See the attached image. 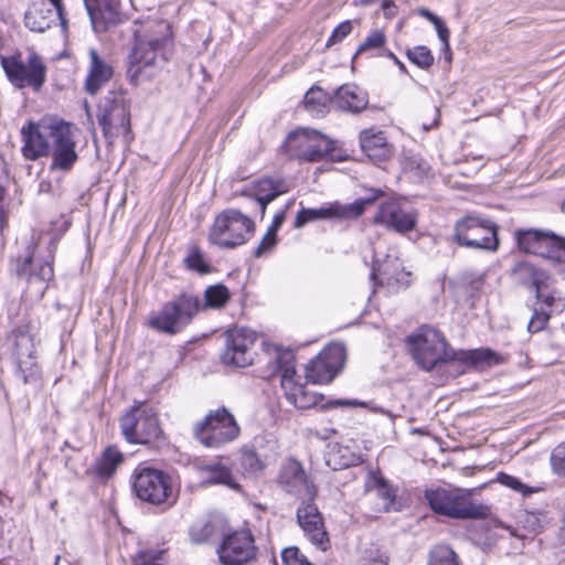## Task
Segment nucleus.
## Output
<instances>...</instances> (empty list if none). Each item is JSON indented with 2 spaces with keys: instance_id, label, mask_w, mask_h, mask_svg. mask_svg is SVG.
<instances>
[{
  "instance_id": "9b49d317",
  "label": "nucleus",
  "mask_w": 565,
  "mask_h": 565,
  "mask_svg": "<svg viewBox=\"0 0 565 565\" xmlns=\"http://www.w3.org/2000/svg\"><path fill=\"white\" fill-rule=\"evenodd\" d=\"M497 225L477 215H467L456 222L454 241L468 248L495 250L499 246Z\"/></svg>"
},
{
  "instance_id": "72a5a7b5",
  "label": "nucleus",
  "mask_w": 565,
  "mask_h": 565,
  "mask_svg": "<svg viewBox=\"0 0 565 565\" xmlns=\"http://www.w3.org/2000/svg\"><path fill=\"white\" fill-rule=\"evenodd\" d=\"M122 460L121 451L115 446H108L96 460L92 473L99 480H108L114 476Z\"/></svg>"
},
{
  "instance_id": "393cba45",
  "label": "nucleus",
  "mask_w": 565,
  "mask_h": 565,
  "mask_svg": "<svg viewBox=\"0 0 565 565\" xmlns=\"http://www.w3.org/2000/svg\"><path fill=\"white\" fill-rule=\"evenodd\" d=\"M52 264L53 255L44 263L38 264L36 270H33L32 256H28L21 263H18L15 271L19 277L26 279L30 285L39 284L38 291L40 297H43L47 289V282L54 277Z\"/></svg>"
},
{
  "instance_id": "052dcab7",
  "label": "nucleus",
  "mask_w": 565,
  "mask_h": 565,
  "mask_svg": "<svg viewBox=\"0 0 565 565\" xmlns=\"http://www.w3.org/2000/svg\"><path fill=\"white\" fill-rule=\"evenodd\" d=\"M382 9L386 18L391 19L396 15L397 7L393 0H383Z\"/></svg>"
},
{
  "instance_id": "4c0bfd02",
  "label": "nucleus",
  "mask_w": 565,
  "mask_h": 565,
  "mask_svg": "<svg viewBox=\"0 0 565 565\" xmlns=\"http://www.w3.org/2000/svg\"><path fill=\"white\" fill-rule=\"evenodd\" d=\"M360 456L351 454L348 447H338L337 451L329 454L327 463L332 466V469H343L359 463Z\"/></svg>"
},
{
  "instance_id": "423d86ee",
  "label": "nucleus",
  "mask_w": 565,
  "mask_h": 565,
  "mask_svg": "<svg viewBox=\"0 0 565 565\" xmlns=\"http://www.w3.org/2000/svg\"><path fill=\"white\" fill-rule=\"evenodd\" d=\"M193 437L205 448L218 449L234 441L241 434L234 415L224 406L210 411L192 427Z\"/></svg>"
},
{
  "instance_id": "680f3d73",
  "label": "nucleus",
  "mask_w": 565,
  "mask_h": 565,
  "mask_svg": "<svg viewBox=\"0 0 565 565\" xmlns=\"http://www.w3.org/2000/svg\"><path fill=\"white\" fill-rule=\"evenodd\" d=\"M284 221H285V211L280 212V213H277L274 216L273 223L268 227V231H273V233L277 234V231L279 230V227L281 226Z\"/></svg>"
},
{
  "instance_id": "6e6552de",
  "label": "nucleus",
  "mask_w": 565,
  "mask_h": 565,
  "mask_svg": "<svg viewBox=\"0 0 565 565\" xmlns=\"http://www.w3.org/2000/svg\"><path fill=\"white\" fill-rule=\"evenodd\" d=\"M254 230L252 218L238 210L227 209L216 215L209 239L220 247L234 248L244 244L253 235Z\"/></svg>"
},
{
  "instance_id": "864d4df0",
  "label": "nucleus",
  "mask_w": 565,
  "mask_h": 565,
  "mask_svg": "<svg viewBox=\"0 0 565 565\" xmlns=\"http://www.w3.org/2000/svg\"><path fill=\"white\" fill-rule=\"evenodd\" d=\"M276 234L273 233V231H268L265 233L262 242L259 243V245L257 246V248L255 249V256L256 257H260L263 254H265L266 252L270 250L275 245H276Z\"/></svg>"
},
{
  "instance_id": "3c124183",
  "label": "nucleus",
  "mask_w": 565,
  "mask_h": 565,
  "mask_svg": "<svg viewBox=\"0 0 565 565\" xmlns=\"http://www.w3.org/2000/svg\"><path fill=\"white\" fill-rule=\"evenodd\" d=\"M353 30L352 22L350 20L341 22L331 33L330 38L327 41L326 46L330 47L337 43H340L343 39H345Z\"/></svg>"
},
{
  "instance_id": "de8ad7c7",
  "label": "nucleus",
  "mask_w": 565,
  "mask_h": 565,
  "mask_svg": "<svg viewBox=\"0 0 565 565\" xmlns=\"http://www.w3.org/2000/svg\"><path fill=\"white\" fill-rule=\"evenodd\" d=\"M213 533V527L205 521H198L190 527V535L195 543H203L207 541Z\"/></svg>"
},
{
  "instance_id": "f704fd0d",
  "label": "nucleus",
  "mask_w": 565,
  "mask_h": 565,
  "mask_svg": "<svg viewBox=\"0 0 565 565\" xmlns=\"http://www.w3.org/2000/svg\"><path fill=\"white\" fill-rule=\"evenodd\" d=\"M330 97L320 87H311L305 95L303 104L308 113L316 117H322L328 113Z\"/></svg>"
},
{
  "instance_id": "c85d7f7f",
  "label": "nucleus",
  "mask_w": 565,
  "mask_h": 565,
  "mask_svg": "<svg viewBox=\"0 0 565 565\" xmlns=\"http://www.w3.org/2000/svg\"><path fill=\"white\" fill-rule=\"evenodd\" d=\"M360 146L363 152L374 161H384L391 156V147L381 130L371 128L361 131Z\"/></svg>"
},
{
  "instance_id": "aec40b11",
  "label": "nucleus",
  "mask_w": 565,
  "mask_h": 565,
  "mask_svg": "<svg viewBox=\"0 0 565 565\" xmlns=\"http://www.w3.org/2000/svg\"><path fill=\"white\" fill-rule=\"evenodd\" d=\"M345 350L335 343L326 347L316 359L306 366V379L313 384L330 383L344 364Z\"/></svg>"
},
{
  "instance_id": "5fc2aeb1",
  "label": "nucleus",
  "mask_w": 565,
  "mask_h": 565,
  "mask_svg": "<svg viewBox=\"0 0 565 565\" xmlns=\"http://www.w3.org/2000/svg\"><path fill=\"white\" fill-rule=\"evenodd\" d=\"M49 6L57 12L58 21L63 30H66L67 20H66V13L65 8L62 0H47Z\"/></svg>"
},
{
  "instance_id": "a19ab883",
  "label": "nucleus",
  "mask_w": 565,
  "mask_h": 565,
  "mask_svg": "<svg viewBox=\"0 0 565 565\" xmlns=\"http://www.w3.org/2000/svg\"><path fill=\"white\" fill-rule=\"evenodd\" d=\"M465 360L471 364H497L499 358L490 349H477L465 353Z\"/></svg>"
},
{
  "instance_id": "2f4dec72",
  "label": "nucleus",
  "mask_w": 565,
  "mask_h": 565,
  "mask_svg": "<svg viewBox=\"0 0 565 565\" xmlns=\"http://www.w3.org/2000/svg\"><path fill=\"white\" fill-rule=\"evenodd\" d=\"M196 468L205 484H223L233 490L239 489V484L235 481L231 469L221 461L201 463Z\"/></svg>"
},
{
  "instance_id": "f8f14e48",
  "label": "nucleus",
  "mask_w": 565,
  "mask_h": 565,
  "mask_svg": "<svg viewBox=\"0 0 565 565\" xmlns=\"http://www.w3.org/2000/svg\"><path fill=\"white\" fill-rule=\"evenodd\" d=\"M0 61L8 79L18 88L31 87L38 92L45 83L46 67L35 53H31L26 61L20 54L0 56Z\"/></svg>"
},
{
  "instance_id": "79ce46f5",
  "label": "nucleus",
  "mask_w": 565,
  "mask_h": 565,
  "mask_svg": "<svg viewBox=\"0 0 565 565\" xmlns=\"http://www.w3.org/2000/svg\"><path fill=\"white\" fill-rule=\"evenodd\" d=\"M550 465L554 475L565 478V440L556 445L551 451Z\"/></svg>"
},
{
  "instance_id": "5701e85b",
  "label": "nucleus",
  "mask_w": 565,
  "mask_h": 565,
  "mask_svg": "<svg viewBox=\"0 0 565 565\" xmlns=\"http://www.w3.org/2000/svg\"><path fill=\"white\" fill-rule=\"evenodd\" d=\"M297 521L309 541L322 551L329 546V535L315 501L302 500L297 509Z\"/></svg>"
},
{
  "instance_id": "13d9d810",
  "label": "nucleus",
  "mask_w": 565,
  "mask_h": 565,
  "mask_svg": "<svg viewBox=\"0 0 565 565\" xmlns=\"http://www.w3.org/2000/svg\"><path fill=\"white\" fill-rule=\"evenodd\" d=\"M388 557L385 553L376 551L374 556L365 559L364 565H387Z\"/></svg>"
},
{
  "instance_id": "c9c22d12",
  "label": "nucleus",
  "mask_w": 565,
  "mask_h": 565,
  "mask_svg": "<svg viewBox=\"0 0 565 565\" xmlns=\"http://www.w3.org/2000/svg\"><path fill=\"white\" fill-rule=\"evenodd\" d=\"M231 292L222 284L209 286L204 291V303H201V309H221L230 300Z\"/></svg>"
},
{
  "instance_id": "6e6d98bb",
  "label": "nucleus",
  "mask_w": 565,
  "mask_h": 565,
  "mask_svg": "<svg viewBox=\"0 0 565 565\" xmlns=\"http://www.w3.org/2000/svg\"><path fill=\"white\" fill-rule=\"evenodd\" d=\"M434 26L437 31L439 40L443 42L446 50H449V38H450V31L446 26V24L441 21V19H438V22L434 23Z\"/></svg>"
},
{
  "instance_id": "4be33fe9",
  "label": "nucleus",
  "mask_w": 565,
  "mask_h": 565,
  "mask_svg": "<svg viewBox=\"0 0 565 565\" xmlns=\"http://www.w3.org/2000/svg\"><path fill=\"white\" fill-rule=\"evenodd\" d=\"M84 3L95 32H105L128 19L120 0H84Z\"/></svg>"
},
{
  "instance_id": "09e8293b",
  "label": "nucleus",
  "mask_w": 565,
  "mask_h": 565,
  "mask_svg": "<svg viewBox=\"0 0 565 565\" xmlns=\"http://www.w3.org/2000/svg\"><path fill=\"white\" fill-rule=\"evenodd\" d=\"M188 268L196 270L201 274L209 273V266L205 264L203 255L198 247H193L185 257Z\"/></svg>"
},
{
  "instance_id": "49530a36",
  "label": "nucleus",
  "mask_w": 565,
  "mask_h": 565,
  "mask_svg": "<svg viewBox=\"0 0 565 565\" xmlns=\"http://www.w3.org/2000/svg\"><path fill=\"white\" fill-rule=\"evenodd\" d=\"M241 463L249 473H258L265 469V463L254 450H244Z\"/></svg>"
},
{
  "instance_id": "f257e3e1",
  "label": "nucleus",
  "mask_w": 565,
  "mask_h": 565,
  "mask_svg": "<svg viewBox=\"0 0 565 565\" xmlns=\"http://www.w3.org/2000/svg\"><path fill=\"white\" fill-rule=\"evenodd\" d=\"M170 43L168 34H135L127 68V75L132 84L139 85L157 74L167 61L166 52Z\"/></svg>"
},
{
  "instance_id": "e2e57ef3",
  "label": "nucleus",
  "mask_w": 565,
  "mask_h": 565,
  "mask_svg": "<svg viewBox=\"0 0 565 565\" xmlns=\"http://www.w3.org/2000/svg\"><path fill=\"white\" fill-rule=\"evenodd\" d=\"M419 15L427 19L430 23L438 22L439 17L430 12L428 9L422 8L418 10Z\"/></svg>"
},
{
  "instance_id": "58836bf2",
  "label": "nucleus",
  "mask_w": 565,
  "mask_h": 565,
  "mask_svg": "<svg viewBox=\"0 0 565 565\" xmlns=\"http://www.w3.org/2000/svg\"><path fill=\"white\" fill-rule=\"evenodd\" d=\"M548 286L537 287L535 290L536 299L546 307L545 310L562 311L565 308V299L561 297V294L557 290H551L545 294V289Z\"/></svg>"
},
{
  "instance_id": "9d476101",
  "label": "nucleus",
  "mask_w": 565,
  "mask_h": 565,
  "mask_svg": "<svg viewBox=\"0 0 565 565\" xmlns=\"http://www.w3.org/2000/svg\"><path fill=\"white\" fill-rule=\"evenodd\" d=\"M97 120L108 139L129 130L130 102L124 89H110L106 94L98 105Z\"/></svg>"
},
{
  "instance_id": "c756f323",
  "label": "nucleus",
  "mask_w": 565,
  "mask_h": 565,
  "mask_svg": "<svg viewBox=\"0 0 565 565\" xmlns=\"http://www.w3.org/2000/svg\"><path fill=\"white\" fill-rule=\"evenodd\" d=\"M287 191L288 186L282 179L263 178L256 181L254 203L258 207L260 216L265 215L268 203Z\"/></svg>"
},
{
  "instance_id": "a878e982",
  "label": "nucleus",
  "mask_w": 565,
  "mask_h": 565,
  "mask_svg": "<svg viewBox=\"0 0 565 565\" xmlns=\"http://www.w3.org/2000/svg\"><path fill=\"white\" fill-rule=\"evenodd\" d=\"M89 67L85 79V90L96 95L113 77L114 70L95 49H89Z\"/></svg>"
},
{
  "instance_id": "37998d69",
  "label": "nucleus",
  "mask_w": 565,
  "mask_h": 565,
  "mask_svg": "<svg viewBox=\"0 0 565 565\" xmlns=\"http://www.w3.org/2000/svg\"><path fill=\"white\" fill-rule=\"evenodd\" d=\"M366 487L369 490H375L377 495L385 500L386 504L395 499L393 489L381 477L372 475Z\"/></svg>"
},
{
  "instance_id": "4468645a",
  "label": "nucleus",
  "mask_w": 565,
  "mask_h": 565,
  "mask_svg": "<svg viewBox=\"0 0 565 565\" xmlns=\"http://www.w3.org/2000/svg\"><path fill=\"white\" fill-rule=\"evenodd\" d=\"M58 121L55 119L29 121L21 128V152L24 159L35 161L50 156L51 145L58 129Z\"/></svg>"
},
{
  "instance_id": "ea45409f",
  "label": "nucleus",
  "mask_w": 565,
  "mask_h": 565,
  "mask_svg": "<svg viewBox=\"0 0 565 565\" xmlns=\"http://www.w3.org/2000/svg\"><path fill=\"white\" fill-rule=\"evenodd\" d=\"M406 55L408 60L420 68H428L434 64V55L431 51L425 45H417L407 50Z\"/></svg>"
},
{
  "instance_id": "69168bd1",
  "label": "nucleus",
  "mask_w": 565,
  "mask_h": 565,
  "mask_svg": "<svg viewBox=\"0 0 565 565\" xmlns=\"http://www.w3.org/2000/svg\"><path fill=\"white\" fill-rule=\"evenodd\" d=\"M386 56H387V57H390L391 60H393V61H394V63L398 66V68H399L403 73H406V72H407V71H406V66L404 65V63H403V62H401V61L398 60V57H397L393 52L387 51Z\"/></svg>"
},
{
  "instance_id": "0eeeda50",
  "label": "nucleus",
  "mask_w": 565,
  "mask_h": 565,
  "mask_svg": "<svg viewBox=\"0 0 565 565\" xmlns=\"http://www.w3.org/2000/svg\"><path fill=\"white\" fill-rule=\"evenodd\" d=\"M407 343L413 359L426 371L455 356L443 333L429 326H422L415 333L408 335Z\"/></svg>"
},
{
  "instance_id": "dca6fc26",
  "label": "nucleus",
  "mask_w": 565,
  "mask_h": 565,
  "mask_svg": "<svg viewBox=\"0 0 565 565\" xmlns=\"http://www.w3.org/2000/svg\"><path fill=\"white\" fill-rule=\"evenodd\" d=\"M381 195V191L376 190L371 198L359 199L349 204L333 202L319 209H301L296 216L295 227L300 228L309 222L326 218L355 220L360 217L366 206L373 204Z\"/></svg>"
},
{
  "instance_id": "1a4fd4ad",
  "label": "nucleus",
  "mask_w": 565,
  "mask_h": 565,
  "mask_svg": "<svg viewBox=\"0 0 565 565\" xmlns=\"http://www.w3.org/2000/svg\"><path fill=\"white\" fill-rule=\"evenodd\" d=\"M120 429L130 444L148 445L163 437L157 414L142 403L134 405L120 418Z\"/></svg>"
},
{
  "instance_id": "bb28decb",
  "label": "nucleus",
  "mask_w": 565,
  "mask_h": 565,
  "mask_svg": "<svg viewBox=\"0 0 565 565\" xmlns=\"http://www.w3.org/2000/svg\"><path fill=\"white\" fill-rule=\"evenodd\" d=\"M56 20L57 12L45 0L33 2L24 14V24L33 32H45Z\"/></svg>"
},
{
  "instance_id": "6ab92c4d",
  "label": "nucleus",
  "mask_w": 565,
  "mask_h": 565,
  "mask_svg": "<svg viewBox=\"0 0 565 565\" xmlns=\"http://www.w3.org/2000/svg\"><path fill=\"white\" fill-rule=\"evenodd\" d=\"M254 535L249 529L237 530L223 539L217 552L223 565H245L257 555Z\"/></svg>"
},
{
  "instance_id": "bf43d9fd",
  "label": "nucleus",
  "mask_w": 565,
  "mask_h": 565,
  "mask_svg": "<svg viewBox=\"0 0 565 565\" xmlns=\"http://www.w3.org/2000/svg\"><path fill=\"white\" fill-rule=\"evenodd\" d=\"M411 168L412 169H414V168L418 169L419 173L423 174V175H427L428 172L430 171V167H429V164L425 160L416 159V158H414L411 161Z\"/></svg>"
},
{
  "instance_id": "b1692460",
  "label": "nucleus",
  "mask_w": 565,
  "mask_h": 565,
  "mask_svg": "<svg viewBox=\"0 0 565 565\" xmlns=\"http://www.w3.org/2000/svg\"><path fill=\"white\" fill-rule=\"evenodd\" d=\"M374 223L383 225L397 233H407L415 228L417 216L412 211H406L396 201L382 203L374 215Z\"/></svg>"
},
{
  "instance_id": "39448f33",
  "label": "nucleus",
  "mask_w": 565,
  "mask_h": 565,
  "mask_svg": "<svg viewBox=\"0 0 565 565\" xmlns=\"http://www.w3.org/2000/svg\"><path fill=\"white\" fill-rule=\"evenodd\" d=\"M519 249L544 258L558 274L565 275V238L552 231L519 228L514 232Z\"/></svg>"
},
{
  "instance_id": "a211bd4d",
  "label": "nucleus",
  "mask_w": 565,
  "mask_h": 565,
  "mask_svg": "<svg viewBox=\"0 0 565 565\" xmlns=\"http://www.w3.org/2000/svg\"><path fill=\"white\" fill-rule=\"evenodd\" d=\"M288 148L298 158L309 162H317L333 151L334 143L321 132L303 128L288 136Z\"/></svg>"
},
{
  "instance_id": "412c9836",
  "label": "nucleus",
  "mask_w": 565,
  "mask_h": 565,
  "mask_svg": "<svg viewBox=\"0 0 565 565\" xmlns=\"http://www.w3.org/2000/svg\"><path fill=\"white\" fill-rule=\"evenodd\" d=\"M256 341L255 332L245 328L231 329L225 333V349L221 354L226 365L245 367L253 363L250 352Z\"/></svg>"
},
{
  "instance_id": "f03ea898",
  "label": "nucleus",
  "mask_w": 565,
  "mask_h": 565,
  "mask_svg": "<svg viewBox=\"0 0 565 565\" xmlns=\"http://www.w3.org/2000/svg\"><path fill=\"white\" fill-rule=\"evenodd\" d=\"M268 370L266 376L270 377L277 374L281 376V387L285 391L287 399L299 409H308L318 405L321 395L309 391L303 384L294 380L296 374L294 366V356L290 351L280 350L277 347L268 345Z\"/></svg>"
},
{
  "instance_id": "338daca9",
  "label": "nucleus",
  "mask_w": 565,
  "mask_h": 565,
  "mask_svg": "<svg viewBox=\"0 0 565 565\" xmlns=\"http://www.w3.org/2000/svg\"><path fill=\"white\" fill-rule=\"evenodd\" d=\"M536 521H537V519L534 514H527L526 522L535 523Z\"/></svg>"
},
{
  "instance_id": "774afa93",
  "label": "nucleus",
  "mask_w": 565,
  "mask_h": 565,
  "mask_svg": "<svg viewBox=\"0 0 565 565\" xmlns=\"http://www.w3.org/2000/svg\"><path fill=\"white\" fill-rule=\"evenodd\" d=\"M361 4L369 6L373 2V0H359Z\"/></svg>"
},
{
  "instance_id": "ddd939ff",
  "label": "nucleus",
  "mask_w": 565,
  "mask_h": 565,
  "mask_svg": "<svg viewBox=\"0 0 565 565\" xmlns=\"http://www.w3.org/2000/svg\"><path fill=\"white\" fill-rule=\"evenodd\" d=\"M131 486L140 500L151 504L163 503L172 495L170 476L145 465H139L134 470Z\"/></svg>"
},
{
  "instance_id": "0e129e2a",
  "label": "nucleus",
  "mask_w": 565,
  "mask_h": 565,
  "mask_svg": "<svg viewBox=\"0 0 565 565\" xmlns=\"http://www.w3.org/2000/svg\"><path fill=\"white\" fill-rule=\"evenodd\" d=\"M136 565H166L162 563L159 558H148L146 556L141 557L139 562H137Z\"/></svg>"
},
{
  "instance_id": "a18cd8bd",
  "label": "nucleus",
  "mask_w": 565,
  "mask_h": 565,
  "mask_svg": "<svg viewBox=\"0 0 565 565\" xmlns=\"http://www.w3.org/2000/svg\"><path fill=\"white\" fill-rule=\"evenodd\" d=\"M497 480L501 484H503V486H505V487H508V488H510V489H512V490H514V491H516V492H519V493H521L523 495H529V494H532V493L535 492L534 488H531V487L524 484L516 477L510 476V475L504 473V472H499L498 477H497Z\"/></svg>"
},
{
  "instance_id": "7c9ffc66",
  "label": "nucleus",
  "mask_w": 565,
  "mask_h": 565,
  "mask_svg": "<svg viewBox=\"0 0 565 565\" xmlns=\"http://www.w3.org/2000/svg\"><path fill=\"white\" fill-rule=\"evenodd\" d=\"M511 273L515 281L525 287L534 288L535 290L537 287L548 286L551 280L550 275L545 270L524 260L516 263Z\"/></svg>"
},
{
  "instance_id": "c03bdc74",
  "label": "nucleus",
  "mask_w": 565,
  "mask_h": 565,
  "mask_svg": "<svg viewBox=\"0 0 565 565\" xmlns=\"http://www.w3.org/2000/svg\"><path fill=\"white\" fill-rule=\"evenodd\" d=\"M553 310L534 309L533 315L527 323V331L530 333H536L542 331L548 323Z\"/></svg>"
},
{
  "instance_id": "cd10ccee",
  "label": "nucleus",
  "mask_w": 565,
  "mask_h": 565,
  "mask_svg": "<svg viewBox=\"0 0 565 565\" xmlns=\"http://www.w3.org/2000/svg\"><path fill=\"white\" fill-rule=\"evenodd\" d=\"M335 106L344 111L358 114L364 110L369 104L367 94L355 85L345 84L339 87L334 94Z\"/></svg>"
},
{
  "instance_id": "4d7b16f0",
  "label": "nucleus",
  "mask_w": 565,
  "mask_h": 565,
  "mask_svg": "<svg viewBox=\"0 0 565 565\" xmlns=\"http://www.w3.org/2000/svg\"><path fill=\"white\" fill-rule=\"evenodd\" d=\"M11 337L14 338L15 353L22 354V347H28L31 342L30 337L20 331H14Z\"/></svg>"
},
{
  "instance_id": "e433bc0d",
  "label": "nucleus",
  "mask_w": 565,
  "mask_h": 565,
  "mask_svg": "<svg viewBox=\"0 0 565 565\" xmlns=\"http://www.w3.org/2000/svg\"><path fill=\"white\" fill-rule=\"evenodd\" d=\"M427 565H462V563L449 545L437 544L429 552Z\"/></svg>"
},
{
  "instance_id": "603ef678",
  "label": "nucleus",
  "mask_w": 565,
  "mask_h": 565,
  "mask_svg": "<svg viewBox=\"0 0 565 565\" xmlns=\"http://www.w3.org/2000/svg\"><path fill=\"white\" fill-rule=\"evenodd\" d=\"M385 34L380 30H375L364 40L363 43L360 44L356 54H360L369 49L381 47L385 44Z\"/></svg>"
},
{
  "instance_id": "7ed1b4c3",
  "label": "nucleus",
  "mask_w": 565,
  "mask_h": 565,
  "mask_svg": "<svg viewBox=\"0 0 565 565\" xmlns=\"http://www.w3.org/2000/svg\"><path fill=\"white\" fill-rule=\"evenodd\" d=\"M425 499L436 514L450 519L480 520L490 515L488 505L473 502L470 492L462 489H427Z\"/></svg>"
},
{
  "instance_id": "2eb2a0df",
  "label": "nucleus",
  "mask_w": 565,
  "mask_h": 565,
  "mask_svg": "<svg viewBox=\"0 0 565 565\" xmlns=\"http://www.w3.org/2000/svg\"><path fill=\"white\" fill-rule=\"evenodd\" d=\"M277 486L287 494L301 500L315 501L318 489L306 472L302 463L292 458H285L278 469L276 477Z\"/></svg>"
},
{
  "instance_id": "20e7f679",
  "label": "nucleus",
  "mask_w": 565,
  "mask_h": 565,
  "mask_svg": "<svg viewBox=\"0 0 565 565\" xmlns=\"http://www.w3.org/2000/svg\"><path fill=\"white\" fill-rule=\"evenodd\" d=\"M200 310L199 296L184 291L152 312L148 326L158 332L174 335L188 327Z\"/></svg>"
},
{
  "instance_id": "f3484780",
  "label": "nucleus",
  "mask_w": 565,
  "mask_h": 565,
  "mask_svg": "<svg viewBox=\"0 0 565 565\" xmlns=\"http://www.w3.org/2000/svg\"><path fill=\"white\" fill-rule=\"evenodd\" d=\"M76 132L77 128L74 125L64 120L58 121V129L51 145L52 160L49 166L51 172L67 173L73 170L79 158L76 149Z\"/></svg>"
},
{
  "instance_id": "8fccbe9b",
  "label": "nucleus",
  "mask_w": 565,
  "mask_h": 565,
  "mask_svg": "<svg viewBox=\"0 0 565 565\" xmlns=\"http://www.w3.org/2000/svg\"><path fill=\"white\" fill-rule=\"evenodd\" d=\"M284 565H312L296 546H290L281 552Z\"/></svg>"
},
{
  "instance_id": "473e14b6",
  "label": "nucleus",
  "mask_w": 565,
  "mask_h": 565,
  "mask_svg": "<svg viewBox=\"0 0 565 565\" xmlns=\"http://www.w3.org/2000/svg\"><path fill=\"white\" fill-rule=\"evenodd\" d=\"M379 275L381 277L380 284L385 285L393 292L406 289L412 284V274L404 268H399L397 260L386 263L379 269Z\"/></svg>"
}]
</instances>
